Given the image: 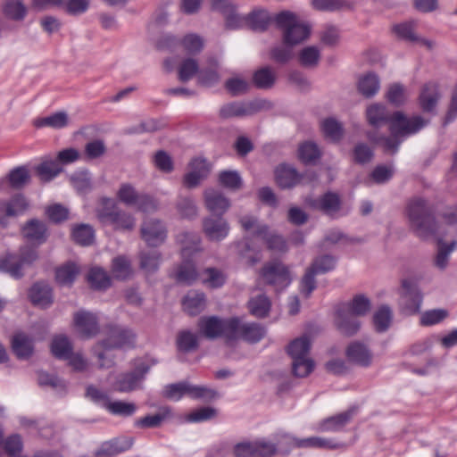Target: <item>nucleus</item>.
Listing matches in <instances>:
<instances>
[{
  "label": "nucleus",
  "mask_w": 457,
  "mask_h": 457,
  "mask_svg": "<svg viewBox=\"0 0 457 457\" xmlns=\"http://www.w3.org/2000/svg\"><path fill=\"white\" fill-rule=\"evenodd\" d=\"M177 241L181 245L182 262L172 270L170 276L179 283L191 284L198 278L204 284L222 286L225 283L224 273L216 268H207L198 272L195 262L189 257L200 251V237L195 233L185 232L178 235Z\"/></svg>",
  "instance_id": "f257e3e1"
},
{
  "label": "nucleus",
  "mask_w": 457,
  "mask_h": 457,
  "mask_svg": "<svg viewBox=\"0 0 457 457\" xmlns=\"http://www.w3.org/2000/svg\"><path fill=\"white\" fill-rule=\"evenodd\" d=\"M275 25L282 32L284 46L273 48L271 58L277 62L284 63L292 58V47L309 37L311 28L307 23L300 21L296 14L289 11L277 13Z\"/></svg>",
  "instance_id": "f03ea898"
},
{
  "label": "nucleus",
  "mask_w": 457,
  "mask_h": 457,
  "mask_svg": "<svg viewBox=\"0 0 457 457\" xmlns=\"http://www.w3.org/2000/svg\"><path fill=\"white\" fill-rule=\"evenodd\" d=\"M428 124V120L420 115L411 118L405 116L402 112H395L390 119V137H375L373 133L368 134L370 141L380 145L385 152L395 154L397 152L402 137L413 135L419 132Z\"/></svg>",
  "instance_id": "7ed1b4c3"
},
{
  "label": "nucleus",
  "mask_w": 457,
  "mask_h": 457,
  "mask_svg": "<svg viewBox=\"0 0 457 457\" xmlns=\"http://www.w3.org/2000/svg\"><path fill=\"white\" fill-rule=\"evenodd\" d=\"M370 309V302L363 295H357L349 303H339L335 311L337 329L347 337L353 336L361 328V322L356 316L365 315Z\"/></svg>",
  "instance_id": "20e7f679"
},
{
  "label": "nucleus",
  "mask_w": 457,
  "mask_h": 457,
  "mask_svg": "<svg viewBox=\"0 0 457 457\" xmlns=\"http://www.w3.org/2000/svg\"><path fill=\"white\" fill-rule=\"evenodd\" d=\"M407 214L418 237L426 239L436 233V222L433 211L422 198L411 199L407 206Z\"/></svg>",
  "instance_id": "39448f33"
},
{
  "label": "nucleus",
  "mask_w": 457,
  "mask_h": 457,
  "mask_svg": "<svg viewBox=\"0 0 457 457\" xmlns=\"http://www.w3.org/2000/svg\"><path fill=\"white\" fill-rule=\"evenodd\" d=\"M96 215L103 225H112L114 229L131 230L135 227L134 217L119 210L116 202L112 198L100 199Z\"/></svg>",
  "instance_id": "423d86ee"
},
{
  "label": "nucleus",
  "mask_w": 457,
  "mask_h": 457,
  "mask_svg": "<svg viewBox=\"0 0 457 457\" xmlns=\"http://www.w3.org/2000/svg\"><path fill=\"white\" fill-rule=\"evenodd\" d=\"M235 325L234 317L222 319L218 316H204L198 320V329L201 336L210 340L223 337L228 343L231 342Z\"/></svg>",
  "instance_id": "0eeeda50"
},
{
  "label": "nucleus",
  "mask_w": 457,
  "mask_h": 457,
  "mask_svg": "<svg viewBox=\"0 0 457 457\" xmlns=\"http://www.w3.org/2000/svg\"><path fill=\"white\" fill-rule=\"evenodd\" d=\"M36 249L24 246L20 250L19 254L6 253L0 257V270L13 278L23 276L25 266L31 265L37 259Z\"/></svg>",
  "instance_id": "6e6552de"
},
{
  "label": "nucleus",
  "mask_w": 457,
  "mask_h": 457,
  "mask_svg": "<svg viewBox=\"0 0 457 457\" xmlns=\"http://www.w3.org/2000/svg\"><path fill=\"white\" fill-rule=\"evenodd\" d=\"M117 198L128 206H137L143 212H154L157 208V204L153 197L138 193L129 183L120 185Z\"/></svg>",
  "instance_id": "1a4fd4ad"
},
{
  "label": "nucleus",
  "mask_w": 457,
  "mask_h": 457,
  "mask_svg": "<svg viewBox=\"0 0 457 457\" xmlns=\"http://www.w3.org/2000/svg\"><path fill=\"white\" fill-rule=\"evenodd\" d=\"M150 366L145 362L137 365L132 370L118 375L113 384L115 391L129 393L141 388Z\"/></svg>",
  "instance_id": "9d476101"
},
{
  "label": "nucleus",
  "mask_w": 457,
  "mask_h": 457,
  "mask_svg": "<svg viewBox=\"0 0 457 457\" xmlns=\"http://www.w3.org/2000/svg\"><path fill=\"white\" fill-rule=\"evenodd\" d=\"M236 322L232 331L231 342L242 339L248 343H257L266 335V328L257 322H245L241 318L234 317Z\"/></svg>",
  "instance_id": "9b49d317"
},
{
  "label": "nucleus",
  "mask_w": 457,
  "mask_h": 457,
  "mask_svg": "<svg viewBox=\"0 0 457 457\" xmlns=\"http://www.w3.org/2000/svg\"><path fill=\"white\" fill-rule=\"evenodd\" d=\"M29 208V202L22 194H16L8 200H0V225L4 227L10 218L23 214Z\"/></svg>",
  "instance_id": "f8f14e48"
},
{
  "label": "nucleus",
  "mask_w": 457,
  "mask_h": 457,
  "mask_svg": "<svg viewBox=\"0 0 457 457\" xmlns=\"http://www.w3.org/2000/svg\"><path fill=\"white\" fill-rule=\"evenodd\" d=\"M261 277L269 284L292 282L288 267L278 261L267 262L261 270Z\"/></svg>",
  "instance_id": "ddd939ff"
},
{
  "label": "nucleus",
  "mask_w": 457,
  "mask_h": 457,
  "mask_svg": "<svg viewBox=\"0 0 457 457\" xmlns=\"http://www.w3.org/2000/svg\"><path fill=\"white\" fill-rule=\"evenodd\" d=\"M141 236L149 246H158L166 239L167 229L160 220H149L144 221Z\"/></svg>",
  "instance_id": "4468645a"
},
{
  "label": "nucleus",
  "mask_w": 457,
  "mask_h": 457,
  "mask_svg": "<svg viewBox=\"0 0 457 457\" xmlns=\"http://www.w3.org/2000/svg\"><path fill=\"white\" fill-rule=\"evenodd\" d=\"M73 321L79 334L84 338L93 337L99 332L97 318L92 312L79 311L74 314Z\"/></svg>",
  "instance_id": "2eb2a0df"
},
{
  "label": "nucleus",
  "mask_w": 457,
  "mask_h": 457,
  "mask_svg": "<svg viewBox=\"0 0 457 457\" xmlns=\"http://www.w3.org/2000/svg\"><path fill=\"white\" fill-rule=\"evenodd\" d=\"M134 338L135 335L130 329L112 326L107 337L101 344L104 349L109 350L130 345L134 343Z\"/></svg>",
  "instance_id": "dca6fc26"
},
{
  "label": "nucleus",
  "mask_w": 457,
  "mask_h": 457,
  "mask_svg": "<svg viewBox=\"0 0 457 457\" xmlns=\"http://www.w3.org/2000/svg\"><path fill=\"white\" fill-rule=\"evenodd\" d=\"M335 264V259L329 255H323L315 259L306 270L302 278V286H314L315 277L333 270Z\"/></svg>",
  "instance_id": "f3484780"
},
{
  "label": "nucleus",
  "mask_w": 457,
  "mask_h": 457,
  "mask_svg": "<svg viewBox=\"0 0 457 457\" xmlns=\"http://www.w3.org/2000/svg\"><path fill=\"white\" fill-rule=\"evenodd\" d=\"M131 438L121 436L104 441L94 453L95 457H115L131 448Z\"/></svg>",
  "instance_id": "a211bd4d"
},
{
  "label": "nucleus",
  "mask_w": 457,
  "mask_h": 457,
  "mask_svg": "<svg viewBox=\"0 0 457 457\" xmlns=\"http://www.w3.org/2000/svg\"><path fill=\"white\" fill-rule=\"evenodd\" d=\"M203 229L208 239L220 241L228 235L229 226L221 216L209 217L204 220Z\"/></svg>",
  "instance_id": "6ab92c4d"
},
{
  "label": "nucleus",
  "mask_w": 457,
  "mask_h": 457,
  "mask_svg": "<svg viewBox=\"0 0 457 457\" xmlns=\"http://www.w3.org/2000/svg\"><path fill=\"white\" fill-rule=\"evenodd\" d=\"M307 204L314 210L321 211L328 215H333L339 211L341 199L337 193L327 192L320 197L308 199Z\"/></svg>",
  "instance_id": "aec40b11"
},
{
  "label": "nucleus",
  "mask_w": 457,
  "mask_h": 457,
  "mask_svg": "<svg viewBox=\"0 0 457 457\" xmlns=\"http://www.w3.org/2000/svg\"><path fill=\"white\" fill-rule=\"evenodd\" d=\"M304 175L300 174L291 165L280 164L275 170V179L278 186L281 188H291L302 183Z\"/></svg>",
  "instance_id": "412c9836"
},
{
  "label": "nucleus",
  "mask_w": 457,
  "mask_h": 457,
  "mask_svg": "<svg viewBox=\"0 0 457 457\" xmlns=\"http://www.w3.org/2000/svg\"><path fill=\"white\" fill-rule=\"evenodd\" d=\"M422 295L419 287H403L399 304L405 314H414L420 309Z\"/></svg>",
  "instance_id": "4be33fe9"
},
{
  "label": "nucleus",
  "mask_w": 457,
  "mask_h": 457,
  "mask_svg": "<svg viewBox=\"0 0 457 457\" xmlns=\"http://www.w3.org/2000/svg\"><path fill=\"white\" fill-rule=\"evenodd\" d=\"M441 97L439 86L436 82H428L423 85L420 96L419 104L425 112H431L436 107Z\"/></svg>",
  "instance_id": "5701e85b"
},
{
  "label": "nucleus",
  "mask_w": 457,
  "mask_h": 457,
  "mask_svg": "<svg viewBox=\"0 0 457 457\" xmlns=\"http://www.w3.org/2000/svg\"><path fill=\"white\" fill-rule=\"evenodd\" d=\"M204 204L210 212L218 216H222L230 206L228 199L220 191L213 188L205 190Z\"/></svg>",
  "instance_id": "b1692460"
},
{
  "label": "nucleus",
  "mask_w": 457,
  "mask_h": 457,
  "mask_svg": "<svg viewBox=\"0 0 457 457\" xmlns=\"http://www.w3.org/2000/svg\"><path fill=\"white\" fill-rule=\"evenodd\" d=\"M23 237L36 245L45 243L48 237L47 227L45 222L32 219L26 222L22 228Z\"/></svg>",
  "instance_id": "393cba45"
},
{
  "label": "nucleus",
  "mask_w": 457,
  "mask_h": 457,
  "mask_svg": "<svg viewBox=\"0 0 457 457\" xmlns=\"http://www.w3.org/2000/svg\"><path fill=\"white\" fill-rule=\"evenodd\" d=\"M354 410H347L337 415L328 417L319 424V430L322 432H337L341 430L353 418Z\"/></svg>",
  "instance_id": "a878e982"
},
{
  "label": "nucleus",
  "mask_w": 457,
  "mask_h": 457,
  "mask_svg": "<svg viewBox=\"0 0 457 457\" xmlns=\"http://www.w3.org/2000/svg\"><path fill=\"white\" fill-rule=\"evenodd\" d=\"M347 357L352 361L368 367L372 361V354L370 349L362 343L355 341L352 343L346 351Z\"/></svg>",
  "instance_id": "bb28decb"
},
{
  "label": "nucleus",
  "mask_w": 457,
  "mask_h": 457,
  "mask_svg": "<svg viewBox=\"0 0 457 457\" xmlns=\"http://www.w3.org/2000/svg\"><path fill=\"white\" fill-rule=\"evenodd\" d=\"M80 273V267L74 262H67L55 268V280L59 284H72Z\"/></svg>",
  "instance_id": "cd10ccee"
},
{
  "label": "nucleus",
  "mask_w": 457,
  "mask_h": 457,
  "mask_svg": "<svg viewBox=\"0 0 457 457\" xmlns=\"http://www.w3.org/2000/svg\"><path fill=\"white\" fill-rule=\"evenodd\" d=\"M183 308L190 316H195L205 308L204 295L201 292H189L182 302Z\"/></svg>",
  "instance_id": "c85d7f7f"
},
{
  "label": "nucleus",
  "mask_w": 457,
  "mask_h": 457,
  "mask_svg": "<svg viewBox=\"0 0 457 457\" xmlns=\"http://www.w3.org/2000/svg\"><path fill=\"white\" fill-rule=\"evenodd\" d=\"M29 170L24 166H20L12 169L1 182L8 184L13 189H21L29 183Z\"/></svg>",
  "instance_id": "c756f323"
},
{
  "label": "nucleus",
  "mask_w": 457,
  "mask_h": 457,
  "mask_svg": "<svg viewBox=\"0 0 457 457\" xmlns=\"http://www.w3.org/2000/svg\"><path fill=\"white\" fill-rule=\"evenodd\" d=\"M275 17H271L270 13L265 10H257L249 13L245 17V22L253 30L264 31L267 29L270 22L275 23Z\"/></svg>",
  "instance_id": "7c9ffc66"
},
{
  "label": "nucleus",
  "mask_w": 457,
  "mask_h": 457,
  "mask_svg": "<svg viewBox=\"0 0 457 457\" xmlns=\"http://www.w3.org/2000/svg\"><path fill=\"white\" fill-rule=\"evenodd\" d=\"M35 170L41 181L48 182L59 175L62 168L55 160H45L35 167Z\"/></svg>",
  "instance_id": "2f4dec72"
},
{
  "label": "nucleus",
  "mask_w": 457,
  "mask_h": 457,
  "mask_svg": "<svg viewBox=\"0 0 457 457\" xmlns=\"http://www.w3.org/2000/svg\"><path fill=\"white\" fill-rule=\"evenodd\" d=\"M415 27L416 23L414 21H407L403 22L394 26V32L397 35L398 37L409 41V42H420L423 45L427 46L428 48L431 47V44L425 40L420 39L415 34Z\"/></svg>",
  "instance_id": "473e14b6"
},
{
  "label": "nucleus",
  "mask_w": 457,
  "mask_h": 457,
  "mask_svg": "<svg viewBox=\"0 0 457 457\" xmlns=\"http://www.w3.org/2000/svg\"><path fill=\"white\" fill-rule=\"evenodd\" d=\"M369 123L378 128L383 123H389L392 114H389L386 108L383 104H375L370 105L366 112Z\"/></svg>",
  "instance_id": "72a5a7b5"
},
{
  "label": "nucleus",
  "mask_w": 457,
  "mask_h": 457,
  "mask_svg": "<svg viewBox=\"0 0 457 457\" xmlns=\"http://www.w3.org/2000/svg\"><path fill=\"white\" fill-rule=\"evenodd\" d=\"M311 348V342L307 336H303L293 340L287 346V353L292 358V361L299 359L308 358Z\"/></svg>",
  "instance_id": "f704fd0d"
},
{
  "label": "nucleus",
  "mask_w": 457,
  "mask_h": 457,
  "mask_svg": "<svg viewBox=\"0 0 457 457\" xmlns=\"http://www.w3.org/2000/svg\"><path fill=\"white\" fill-rule=\"evenodd\" d=\"M12 350L18 358L27 359L33 352L32 340L25 334H17L12 338Z\"/></svg>",
  "instance_id": "c9c22d12"
},
{
  "label": "nucleus",
  "mask_w": 457,
  "mask_h": 457,
  "mask_svg": "<svg viewBox=\"0 0 457 457\" xmlns=\"http://www.w3.org/2000/svg\"><path fill=\"white\" fill-rule=\"evenodd\" d=\"M176 345L179 352H193L198 348V337L190 330L179 331L177 336Z\"/></svg>",
  "instance_id": "e433bc0d"
},
{
  "label": "nucleus",
  "mask_w": 457,
  "mask_h": 457,
  "mask_svg": "<svg viewBox=\"0 0 457 457\" xmlns=\"http://www.w3.org/2000/svg\"><path fill=\"white\" fill-rule=\"evenodd\" d=\"M276 80V74L270 67H262L253 75V82L258 88H270Z\"/></svg>",
  "instance_id": "4c0bfd02"
},
{
  "label": "nucleus",
  "mask_w": 457,
  "mask_h": 457,
  "mask_svg": "<svg viewBox=\"0 0 457 457\" xmlns=\"http://www.w3.org/2000/svg\"><path fill=\"white\" fill-rule=\"evenodd\" d=\"M380 87L378 77L374 73H368L360 79L359 91L366 97H371L378 93Z\"/></svg>",
  "instance_id": "58836bf2"
},
{
  "label": "nucleus",
  "mask_w": 457,
  "mask_h": 457,
  "mask_svg": "<svg viewBox=\"0 0 457 457\" xmlns=\"http://www.w3.org/2000/svg\"><path fill=\"white\" fill-rule=\"evenodd\" d=\"M294 446L299 448H335L336 445L330 440L319 436H311L303 439L290 438Z\"/></svg>",
  "instance_id": "ea45409f"
},
{
  "label": "nucleus",
  "mask_w": 457,
  "mask_h": 457,
  "mask_svg": "<svg viewBox=\"0 0 457 457\" xmlns=\"http://www.w3.org/2000/svg\"><path fill=\"white\" fill-rule=\"evenodd\" d=\"M29 297L34 305L42 308L47 307L53 302L51 287H30Z\"/></svg>",
  "instance_id": "a19ab883"
},
{
  "label": "nucleus",
  "mask_w": 457,
  "mask_h": 457,
  "mask_svg": "<svg viewBox=\"0 0 457 457\" xmlns=\"http://www.w3.org/2000/svg\"><path fill=\"white\" fill-rule=\"evenodd\" d=\"M51 351L56 358L66 360L72 353V346L68 337L61 335L53 339Z\"/></svg>",
  "instance_id": "79ce46f5"
},
{
  "label": "nucleus",
  "mask_w": 457,
  "mask_h": 457,
  "mask_svg": "<svg viewBox=\"0 0 457 457\" xmlns=\"http://www.w3.org/2000/svg\"><path fill=\"white\" fill-rule=\"evenodd\" d=\"M37 382L42 387H50L59 394H62L66 390V383L54 374L45 371L37 373Z\"/></svg>",
  "instance_id": "37998d69"
},
{
  "label": "nucleus",
  "mask_w": 457,
  "mask_h": 457,
  "mask_svg": "<svg viewBox=\"0 0 457 457\" xmlns=\"http://www.w3.org/2000/svg\"><path fill=\"white\" fill-rule=\"evenodd\" d=\"M68 123L67 114L63 112H55L47 117L37 119L34 125L37 128L50 127L54 129H62Z\"/></svg>",
  "instance_id": "c03bdc74"
},
{
  "label": "nucleus",
  "mask_w": 457,
  "mask_h": 457,
  "mask_svg": "<svg viewBox=\"0 0 457 457\" xmlns=\"http://www.w3.org/2000/svg\"><path fill=\"white\" fill-rule=\"evenodd\" d=\"M392 312L386 305L381 306L373 315V323L377 332H386L392 321Z\"/></svg>",
  "instance_id": "a18cd8bd"
},
{
  "label": "nucleus",
  "mask_w": 457,
  "mask_h": 457,
  "mask_svg": "<svg viewBox=\"0 0 457 457\" xmlns=\"http://www.w3.org/2000/svg\"><path fill=\"white\" fill-rule=\"evenodd\" d=\"M162 254L156 250L143 252L140 254V267L145 272H154L159 269Z\"/></svg>",
  "instance_id": "49530a36"
},
{
  "label": "nucleus",
  "mask_w": 457,
  "mask_h": 457,
  "mask_svg": "<svg viewBox=\"0 0 457 457\" xmlns=\"http://www.w3.org/2000/svg\"><path fill=\"white\" fill-rule=\"evenodd\" d=\"M170 407H162L156 414L145 416L138 420L136 424L140 428H157L170 415Z\"/></svg>",
  "instance_id": "de8ad7c7"
},
{
  "label": "nucleus",
  "mask_w": 457,
  "mask_h": 457,
  "mask_svg": "<svg viewBox=\"0 0 457 457\" xmlns=\"http://www.w3.org/2000/svg\"><path fill=\"white\" fill-rule=\"evenodd\" d=\"M132 272L130 261L123 255L115 257L112 262V273L117 279H125Z\"/></svg>",
  "instance_id": "09e8293b"
},
{
  "label": "nucleus",
  "mask_w": 457,
  "mask_h": 457,
  "mask_svg": "<svg viewBox=\"0 0 457 457\" xmlns=\"http://www.w3.org/2000/svg\"><path fill=\"white\" fill-rule=\"evenodd\" d=\"M71 237L80 245H89L94 241V229L87 224H79L73 228Z\"/></svg>",
  "instance_id": "8fccbe9b"
},
{
  "label": "nucleus",
  "mask_w": 457,
  "mask_h": 457,
  "mask_svg": "<svg viewBox=\"0 0 457 457\" xmlns=\"http://www.w3.org/2000/svg\"><path fill=\"white\" fill-rule=\"evenodd\" d=\"M386 99L395 107L403 105L407 99L406 89L400 83L389 85L386 93Z\"/></svg>",
  "instance_id": "3c124183"
},
{
  "label": "nucleus",
  "mask_w": 457,
  "mask_h": 457,
  "mask_svg": "<svg viewBox=\"0 0 457 457\" xmlns=\"http://www.w3.org/2000/svg\"><path fill=\"white\" fill-rule=\"evenodd\" d=\"M298 157L303 163H311L320 157V151L313 142H304L299 145Z\"/></svg>",
  "instance_id": "603ef678"
},
{
  "label": "nucleus",
  "mask_w": 457,
  "mask_h": 457,
  "mask_svg": "<svg viewBox=\"0 0 457 457\" xmlns=\"http://www.w3.org/2000/svg\"><path fill=\"white\" fill-rule=\"evenodd\" d=\"M321 129L324 136L333 142H338L343 136V127L334 118L324 120L321 123Z\"/></svg>",
  "instance_id": "864d4df0"
},
{
  "label": "nucleus",
  "mask_w": 457,
  "mask_h": 457,
  "mask_svg": "<svg viewBox=\"0 0 457 457\" xmlns=\"http://www.w3.org/2000/svg\"><path fill=\"white\" fill-rule=\"evenodd\" d=\"M249 310L250 312L258 318L265 317L270 307V300L265 295H258L254 298H252L249 303Z\"/></svg>",
  "instance_id": "5fc2aeb1"
},
{
  "label": "nucleus",
  "mask_w": 457,
  "mask_h": 457,
  "mask_svg": "<svg viewBox=\"0 0 457 457\" xmlns=\"http://www.w3.org/2000/svg\"><path fill=\"white\" fill-rule=\"evenodd\" d=\"M106 410L113 415L129 417L135 413L137 406L133 403H127L123 401L112 402L110 400Z\"/></svg>",
  "instance_id": "6e6d98bb"
},
{
  "label": "nucleus",
  "mask_w": 457,
  "mask_h": 457,
  "mask_svg": "<svg viewBox=\"0 0 457 457\" xmlns=\"http://www.w3.org/2000/svg\"><path fill=\"white\" fill-rule=\"evenodd\" d=\"M87 281L90 286H110V275L101 267H92L87 274Z\"/></svg>",
  "instance_id": "4d7b16f0"
},
{
  "label": "nucleus",
  "mask_w": 457,
  "mask_h": 457,
  "mask_svg": "<svg viewBox=\"0 0 457 457\" xmlns=\"http://www.w3.org/2000/svg\"><path fill=\"white\" fill-rule=\"evenodd\" d=\"M199 71L198 62L192 58L185 59L179 67V79L182 82L188 81Z\"/></svg>",
  "instance_id": "13d9d810"
},
{
  "label": "nucleus",
  "mask_w": 457,
  "mask_h": 457,
  "mask_svg": "<svg viewBox=\"0 0 457 457\" xmlns=\"http://www.w3.org/2000/svg\"><path fill=\"white\" fill-rule=\"evenodd\" d=\"M219 183L224 187L236 190L240 188L242 179L236 170H222L219 173Z\"/></svg>",
  "instance_id": "bf43d9fd"
},
{
  "label": "nucleus",
  "mask_w": 457,
  "mask_h": 457,
  "mask_svg": "<svg viewBox=\"0 0 457 457\" xmlns=\"http://www.w3.org/2000/svg\"><path fill=\"white\" fill-rule=\"evenodd\" d=\"M26 12V7L19 0H7L4 5V14L12 20H22Z\"/></svg>",
  "instance_id": "052dcab7"
},
{
  "label": "nucleus",
  "mask_w": 457,
  "mask_h": 457,
  "mask_svg": "<svg viewBox=\"0 0 457 457\" xmlns=\"http://www.w3.org/2000/svg\"><path fill=\"white\" fill-rule=\"evenodd\" d=\"M186 395L192 399H211L213 398L216 392L211 388L203 386H194L186 381Z\"/></svg>",
  "instance_id": "680f3d73"
},
{
  "label": "nucleus",
  "mask_w": 457,
  "mask_h": 457,
  "mask_svg": "<svg viewBox=\"0 0 457 457\" xmlns=\"http://www.w3.org/2000/svg\"><path fill=\"white\" fill-rule=\"evenodd\" d=\"M183 49L191 54L201 52L204 47L203 38L196 34H187L181 40Z\"/></svg>",
  "instance_id": "e2e57ef3"
},
{
  "label": "nucleus",
  "mask_w": 457,
  "mask_h": 457,
  "mask_svg": "<svg viewBox=\"0 0 457 457\" xmlns=\"http://www.w3.org/2000/svg\"><path fill=\"white\" fill-rule=\"evenodd\" d=\"M242 228L245 231L253 230V235L256 237H261L265 235L269 230L267 225L260 224L255 217L253 216H244L239 220Z\"/></svg>",
  "instance_id": "0e129e2a"
},
{
  "label": "nucleus",
  "mask_w": 457,
  "mask_h": 457,
  "mask_svg": "<svg viewBox=\"0 0 457 457\" xmlns=\"http://www.w3.org/2000/svg\"><path fill=\"white\" fill-rule=\"evenodd\" d=\"M46 215L54 223L64 221L69 217V210L60 204H54L46 208Z\"/></svg>",
  "instance_id": "69168bd1"
},
{
  "label": "nucleus",
  "mask_w": 457,
  "mask_h": 457,
  "mask_svg": "<svg viewBox=\"0 0 457 457\" xmlns=\"http://www.w3.org/2000/svg\"><path fill=\"white\" fill-rule=\"evenodd\" d=\"M314 368V362L311 358L299 359L292 361V370L295 376L304 378L308 376Z\"/></svg>",
  "instance_id": "338daca9"
},
{
  "label": "nucleus",
  "mask_w": 457,
  "mask_h": 457,
  "mask_svg": "<svg viewBox=\"0 0 457 457\" xmlns=\"http://www.w3.org/2000/svg\"><path fill=\"white\" fill-rule=\"evenodd\" d=\"M154 163L162 172L170 173L173 170V161L165 151L160 150L155 153Z\"/></svg>",
  "instance_id": "774afa93"
}]
</instances>
